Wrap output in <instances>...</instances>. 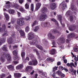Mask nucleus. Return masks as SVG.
<instances>
[{
	"label": "nucleus",
	"instance_id": "nucleus-17",
	"mask_svg": "<svg viewBox=\"0 0 78 78\" xmlns=\"http://www.w3.org/2000/svg\"><path fill=\"white\" fill-rule=\"evenodd\" d=\"M58 40L59 42H61L62 43H64L66 42V40L64 38H58Z\"/></svg>",
	"mask_w": 78,
	"mask_h": 78
},
{
	"label": "nucleus",
	"instance_id": "nucleus-52",
	"mask_svg": "<svg viewBox=\"0 0 78 78\" xmlns=\"http://www.w3.org/2000/svg\"><path fill=\"white\" fill-rule=\"evenodd\" d=\"M23 2V0H19V2L20 4H22Z\"/></svg>",
	"mask_w": 78,
	"mask_h": 78
},
{
	"label": "nucleus",
	"instance_id": "nucleus-35",
	"mask_svg": "<svg viewBox=\"0 0 78 78\" xmlns=\"http://www.w3.org/2000/svg\"><path fill=\"white\" fill-rule=\"evenodd\" d=\"M37 24V21L35 20L33 23L31 24L32 27H33L34 26L36 25Z\"/></svg>",
	"mask_w": 78,
	"mask_h": 78
},
{
	"label": "nucleus",
	"instance_id": "nucleus-14",
	"mask_svg": "<svg viewBox=\"0 0 78 78\" xmlns=\"http://www.w3.org/2000/svg\"><path fill=\"white\" fill-rule=\"evenodd\" d=\"M2 28L0 27V32H2L3 31H5V30H6V25L5 24L2 25Z\"/></svg>",
	"mask_w": 78,
	"mask_h": 78
},
{
	"label": "nucleus",
	"instance_id": "nucleus-58",
	"mask_svg": "<svg viewBox=\"0 0 78 78\" xmlns=\"http://www.w3.org/2000/svg\"><path fill=\"white\" fill-rule=\"evenodd\" d=\"M60 76L61 78H64V77L65 76V75L63 73H62Z\"/></svg>",
	"mask_w": 78,
	"mask_h": 78
},
{
	"label": "nucleus",
	"instance_id": "nucleus-20",
	"mask_svg": "<svg viewBox=\"0 0 78 78\" xmlns=\"http://www.w3.org/2000/svg\"><path fill=\"white\" fill-rule=\"evenodd\" d=\"M7 41L9 44H12V42H13V41H12V39L11 37L8 38Z\"/></svg>",
	"mask_w": 78,
	"mask_h": 78
},
{
	"label": "nucleus",
	"instance_id": "nucleus-62",
	"mask_svg": "<svg viewBox=\"0 0 78 78\" xmlns=\"http://www.w3.org/2000/svg\"><path fill=\"white\" fill-rule=\"evenodd\" d=\"M18 15V16L19 17H20L21 16V14H20V13L18 11H17Z\"/></svg>",
	"mask_w": 78,
	"mask_h": 78
},
{
	"label": "nucleus",
	"instance_id": "nucleus-15",
	"mask_svg": "<svg viewBox=\"0 0 78 78\" xmlns=\"http://www.w3.org/2000/svg\"><path fill=\"white\" fill-rule=\"evenodd\" d=\"M6 5L5 6V7H6V8H9L11 7V2L9 1H8L6 3Z\"/></svg>",
	"mask_w": 78,
	"mask_h": 78
},
{
	"label": "nucleus",
	"instance_id": "nucleus-41",
	"mask_svg": "<svg viewBox=\"0 0 78 78\" xmlns=\"http://www.w3.org/2000/svg\"><path fill=\"white\" fill-rule=\"evenodd\" d=\"M52 44L53 46H52V47H55V41L54 40H52Z\"/></svg>",
	"mask_w": 78,
	"mask_h": 78
},
{
	"label": "nucleus",
	"instance_id": "nucleus-24",
	"mask_svg": "<svg viewBox=\"0 0 78 78\" xmlns=\"http://www.w3.org/2000/svg\"><path fill=\"white\" fill-rule=\"evenodd\" d=\"M6 38L5 37L3 38L2 40H0V46L2 44L3 42H5Z\"/></svg>",
	"mask_w": 78,
	"mask_h": 78
},
{
	"label": "nucleus",
	"instance_id": "nucleus-28",
	"mask_svg": "<svg viewBox=\"0 0 78 78\" xmlns=\"http://www.w3.org/2000/svg\"><path fill=\"white\" fill-rule=\"evenodd\" d=\"M74 64H75V65H74V63H73L71 62L70 63V65H71V66H73L74 67H75H75H76L77 66V63L76 62H74Z\"/></svg>",
	"mask_w": 78,
	"mask_h": 78
},
{
	"label": "nucleus",
	"instance_id": "nucleus-38",
	"mask_svg": "<svg viewBox=\"0 0 78 78\" xmlns=\"http://www.w3.org/2000/svg\"><path fill=\"white\" fill-rule=\"evenodd\" d=\"M30 31V27L28 26H27L25 28V31L28 32Z\"/></svg>",
	"mask_w": 78,
	"mask_h": 78
},
{
	"label": "nucleus",
	"instance_id": "nucleus-1",
	"mask_svg": "<svg viewBox=\"0 0 78 78\" xmlns=\"http://www.w3.org/2000/svg\"><path fill=\"white\" fill-rule=\"evenodd\" d=\"M28 39L29 40H32L31 42H30V44L31 45H36V47L41 50H42L43 48H42V47L41 46H39L37 44V40L36 39V38H34V35L33 33L32 32H30L29 33L28 35Z\"/></svg>",
	"mask_w": 78,
	"mask_h": 78
},
{
	"label": "nucleus",
	"instance_id": "nucleus-51",
	"mask_svg": "<svg viewBox=\"0 0 78 78\" xmlns=\"http://www.w3.org/2000/svg\"><path fill=\"white\" fill-rule=\"evenodd\" d=\"M59 69L61 70H64V67L62 66H60L59 67Z\"/></svg>",
	"mask_w": 78,
	"mask_h": 78
},
{
	"label": "nucleus",
	"instance_id": "nucleus-39",
	"mask_svg": "<svg viewBox=\"0 0 78 78\" xmlns=\"http://www.w3.org/2000/svg\"><path fill=\"white\" fill-rule=\"evenodd\" d=\"M56 73L59 76H61L62 74V72H61L60 71H58L56 72Z\"/></svg>",
	"mask_w": 78,
	"mask_h": 78
},
{
	"label": "nucleus",
	"instance_id": "nucleus-10",
	"mask_svg": "<svg viewBox=\"0 0 78 78\" xmlns=\"http://www.w3.org/2000/svg\"><path fill=\"white\" fill-rule=\"evenodd\" d=\"M23 67V65L22 64L18 65L16 67V70H22Z\"/></svg>",
	"mask_w": 78,
	"mask_h": 78
},
{
	"label": "nucleus",
	"instance_id": "nucleus-13",
	"mask_svg": "<svg viewBox=\"0 0 78 78\" xmlns=\"http://www.w3.org/2000/svg\"><path fill=\"white\" fill-rule=\"evenodd\" d=\"M61 4L62 5V9L63 10L65 9H66V8H67V4L64 3V2H63Z\"/></svg>",
	"mask_w": 78,
	"mask_h": 78
},
{
	"label": "nucleus",
	"instance_id": "nucleus-50",
	"mask_svg": "<svg viewBox=\"0 0 78 78\" xmlns=\"http://www.w3.org/2000/svg\"><path fill=\"white\" fill-rule=\"evenodd\" d=\"M31 10L32 11L34 10V5L33 4L31 5Z\"/></svg>",
	"mask_w": 78,
	"mask_h": 78
},
{
	"label": "nucleus",
	"instance_id": "nucleus-57",
	"mask_svg": "<svg viewBox=\"0 0 78 78\" xmlns=\"http://www.w3.org/2000/svg\"><path fill=\"white\" fill-rule=\"evenodd\" d=\"M74 51L76 52L78 51V49L77 48H75L74 49Z\"/></svg>",
	"mask_w": 78,
	"mask_h": 78
},
{
	"label": "nucleus",
	"instance_id": "nucleus-2",
	"mask_svg": "<svg viewBox=\"0 0 78 78\" xmlns=\"http://www.w3.org/2000/svg\"><path fill=\"white\" fill-rule=\"evenodd\" d=\"M29 57L32 59V61L29 62V64L30 66H36L37 64V61L36 59L34 58V55L32 54H30L29 55Z\"/></svg>",
	"mask_w": 78,
	"mask_h": 78
},
{
	"label": "nucleus",
	"instance_id": "nucleus-47",
	"mask_svg": "<svg viewBox=\"0 0 78 78\" xmlns=\"http://www.w3.org/2000/svg\"><path fill=\"white\" fill-rule=\"evenodd\" d=\"M52 33L54 34H55V33H59V31L57 30H53L52 31Z\"/></svg>",
	"mask_w": 78,
	"mask_h": 78
},
{
	"label": "nucleus",
	"instance_id": "nucleus-23",
	"mask_svg": "<svg viewBox=\"0 0 78 78\" xmlns=\"http://www.w3.org/2000/svg\"><path fill=\"white\" fill-rule=\"evenodd\" d=\"M14 75L16 78H19V77L21 76V74L19 73H15Z\"/></svg>",
	"mask_w": 78,
	"mask_h": 78
},
{
	"label": "nucleus",
	"instance_id": "nucleus-21",
	"mask_svg": "<svg viewBox=\"0 0 78 78\" xmlns=\"http://www.w3.org/2000/svg\"><path fill=\"white\" fill-rule=\"evenodd\" d=\"M7 67L9 69L11 70H14V67L12 65L8 66Z\"/></svg>",
	"mask_w": 78,
	"mask_h": 78
},
{
	"label": "nucleus",
	"instance_id": "nucleus-56",
	"mask_svg": "<svg viewBox=\"0 0 78 78\" xmlns=\"http://www.w3.org/2000/svg\"><path fill=\"white\" fill-rule=\"evenodd\" d=\"M51 58H48L46 60H47V61L48 62H49V61H51Z\"/></svg>",
	"mask_w": 78,
	"mask_h": 78
},
{
	"label": "nucleus",
	"instance_id": "nucleus-44",
	"mask_svg": "<svg viewBox=\"0 0 78 78\" xmlns=\"http://www.w3.org/2000/svg\"><path fill=\"white\" fill-rule=\"evenodd\" d=\"M16 30H17L18 31H20V27L19 26H16Z\"/></svg>",
	"mask_w": 78,
	"mask_h": 78
},
{
	"label": "nucleus",
	"instance_id": "nucleus-40",
	"mask_svg": "<svg viewBox=\"0 0 78 78\" xmlns=\"http://www.w3.org/2000/svg\"><path fill=\"white\" fill-rule=\"evenodd\" d=\"M9 13L10 14H13L14 13V11L12 9H11L9 11Z\"/></svg>",
	"mask_w": 78,
	"mask_h": 78
},
{
	"label": "nucleus",
	"instance_id": "nucleus-45",
	"mask_svg": "<svg viewBox=\"0 0 78 78\" xmlns=\"http://www.w3.org/2000/svg\"><path fill=\"white\" fill-rule=\"evenodd\" d=\"M5 76H6V74L5 73H2L1 75H0L1 78H3V77H5Z\"/></svg>",
	"mask_w": 78,
	"mask_h": 78
},
{
	"label": "nucleus",
	"instance_id": "nucleus-64",
	"mask_svg": "<svg viewBox=\"0 0 78 78\" xmlns=\"http://www.w3.org/2000/svg\"><path fill=\"white\" fill-rule=\"evenodd\" d=\"M61 64V63L60 62H57V66H60Z\"/></svg>",
	"mask_w": 78,
	"mask_h": 78
},
{
	"label": "nucleus",
	"instance_id": "nucleus-31",
	"mask_svg": "<svg viewBox=\"0 0 78 78\" xmlns=\"http://www.w3.org/2000/svg\"><path fill=\"white\" fill-rule=\"evenodd\" d=\"M34 51H36V54L37 55V56L39 57L38 58H40V54L39 53V52H38V51L36 49H34Z\"/></svg>",
	"mask_w": 78,
	"mask_h": 78
},
{
	"label": "nucleus",
	"instance_id": "nucleus-26",
	"mask_svg": "<svg viewBox=\"0 0 78 78\" xmlns=\"http://www.w3.org/2000/svg\"><path fill=\"white\" fill-rule=\"evenodd\" d=\"M14 7L16 9H18L20 8V6L17 4H14Z\"/></svg>",
	"mask_w": 78,
	"mask_h": 78
},
{
	"label": "nucleus",
	"instance_id": "nucleus-32",
	"mask_svg": "<svg viewBox=\"0 0 78 78\" xmlns=\"http://www.w3.org/2000/svg\"><path fill=\"white\" fill-rule=\"evenodd\" d=\"M55 51H56L55 49H53L50 52V54L51 55H54L55 53Z\"/></svg>",
	"mask_w": 78,
	"mask_h": 78
},
{
	"label": "nucleus",
	"instance_id": "nucleus-53",
	"mask_svg": "<svg viewBox=\"0 0 78 78\" xmlns=\"http://www.w3.org/2000/svg\"><path fill=\"white\" fill-rule=\"evenodd\" d=\"M71 9L73 10H74L75 9V6L73 5H71Z\"/></svg>",
	"mask_w": 78,
	"mask_h": 78
},
{
	"label": "nucleus",
	"instance_id": "nucleus-59",
	"mask_svg": "<svg viewBox=\"0 0 78 78\" xmlns=\"http://www.w3.org/2000/svg\"><path fill=\"white\" fill-rule=\"evenodd\" d=\"M34 70H33L32 71V72L30 73V74L31 75H33V74H34Z\"/></svg>",
	"mask_w": 78,
	"mask_h": 78
},
{
	"label": "nucleus",
	"instance_id": "nucleus-3",
	"mask_svg": "<svg viewBox=\"0 0 78 78\" xmlns=\"http://www.w3.org/2000/svg\"><path fill=\"white\" fill-rule=\"evenodd\" d=\"M47 17V15L45 13H42L39 17V20L40 21H44Z\"/></svg>",
	"mask_w": 78,
	"mask_h": 78
},
{
	"label": "nucleus",
	"instance_id": "nucleus-34",
	"mask_svg": "<svg viewBox=\"0 0 78 78\" xmlns=\"http://www.w3.org/2000/svg\"><path fill=\"white\" fill-rule=\"evenodd\" d=\"M8 35V31H5V32L3 34L2 36H7Z\"/></svg>",
	"mask_w": 78,
	"mask_h": 78
},
{
	"label": "nucleus",
	"instance_id": "nucleus-12",
	"mask_svg": "<svg viewBox=\"0 0 78 78\" xmlns=\"http://www.w3.org/2000/svg\"><path fill=\"white\" fill-rule=\"evenodd\" d=\"M50 7L51 9H55L56 7V5L55 3H52L51 4Z\"/></svg>",
	"mask_w": 78,
	"mask_h": 78
},
{
	"label": "nucleus",
	"instance_id": "nucleus-27",
	"mask_svg": "<svg viewBox=\"0 0 78 78\" xmlns=\"http://www.w3.org/2000/svg\"><path fill=\"white\" fill-rule=\"evenodd\" d=\"M57 16L58 20H60L61 24L62 25V21H61L62 20V16L61 15H58Z\"/></svg>",
	"mask_w": 78,
	"mask_h": 78
},
{
	"label": "nucleus",
	"instance_id": "nucleus-48",
	"mask_svg": "<svg viewBox=\"0 0 78 78\" xmlns=\"http://www.w3.org/2000/svg\"><path fill=\"white\" fill-rule=\"evenodd\" d=\"M30 19L31 18L29 16H28L25 18V20H27V21H28V20H30Z\"/></svg>",
	"mask_w": 78,
	"mask_h": 78
},
{
	"label": "nucleus",
	"instance_id": "nucleus-5",
	"mask_svg": "<svg viewBox=\"0 0 78 78\" xmlns=\"http://www.w3.org/2000/svg\"><path fill=\"white\" fill-rule=\"evenodd\" d=\"M17 23L20 26H23L25 24V22L23 20L21 19H19L17 20Z\"/></svg>",
	"mask_w": 78,
	"mask_h": 78
},
{
	"label": "nucleus",
	"instance_id": "nucleus-43",
	"mask_svg": "<svg viewBox=\"0 0 78 78\" xmlns=\"http://www.w3.org/2000/svg\"><path fill=\"white\" fill-rule=\"evenodd\" d=\"M48 42L45 40H43V44L44 45H47L48 44Z\"/></svg>",
	"mask_w": 78,
	"mask_h": 78
},
{
	"label": "nucleus",
	"instance_id": "nucleus-22",
	"mask_svg": "<svg viewBox=\"0 0 78 78\" xmlns=\"http://www.w3.org/2000/svg\"><path fill=\"white\" fill-rule=\"evenodd\" d=\"M75 36V34L73 33H71L69 34L68 36V38H70L71 37H74V36Z\"/></svg>",
	"mask_w": 78,
	"mask_h": 78
},
{
	"label": "nucleus",
	"instance_id": "nucleus-18",
	"mask_svg": "<svg viewBox=\"0 0 78 78\" xmlns=\"http://www.w3.org/2000/svg\"><path fill=\"white\" fill-rule=\"evenodd\" d=\"M41 12H43V13L46 12H47V8L45 7H44L41 9Z\"/></svg>",
	"mask_w": 78,
	"mask_h": 78
},
{
	"label": "nucleus",
	"instance_id": "nucleus-63",
	"mask_svg": "<svg viewBox=\"0 0 78 78\" xmlns=\"http://www.w3.org/2000/svg\"><path fill=\"white\" fill-rule=\"evenodd\" d=\"M63 61H64V63H65V64H66V63H67V60L66 59H64Z\"/></svg>",
	"mask_w": 78,
	"mask_h": 78
},
{
	"label": "nucleus",
	"instance_id": "nucleus-60",
	"mask_svg": "<svg viewBox=\"0 0 78 78\" xmlns=\"http://www.w3.org/2000/svg\"><path fill=\"white\" fill-rule=\"evenodd\" d=\"M55 24L56 25H57L58 27L59 26V25L58 24V21L56 20L55 22Z\"/></svg>",
	"mask_w": 78,
	"mask_h": 78
},
{
	"label": "nucleus",
	"instance_id": "nucleus-6",
	"mask_svg": "<svg viewBox=\"0 0 78 78\" xmlns=\"http://www.w3.org/2000/svg\"><path fill=\"white\" fill-rule=\"evenodd\" d=\"M12 53L13 55L15 56L13 57V58L14 60L16 59V60H19V59H20V57H18V56L17 55V51H13Z\"/></svg>",
	"mask_w": 78,
	"mask_h": 78
},
{
	"label": "nucleus",
	"instance_id": "nucleus-25",
	"mask_svg": "<svg viewBox=\"0 0 78 78\" xmlns=\"http://www.w3.org/2000/svg\"><path fill=\"white\" fill-rule=\"evenodd\" d=\"M4 14L5 16L6 20H7V21H9V15H8V14H7L5 12L4 13Z\"/></svg>",
	"mask_w": 78,
	"mask_h": 78
},
{
	"label": "nucleus",
	"instance_id": "nucleus-19",
	"mask_svg": "<svg viewBox=\"0 0 78 78\" xmlns=\"http://www.w3.org/2000/svg\"><path fill=\"white\" fill-rule=\"evenodd\" d=\"M48 36L51 39H54L55 38V37L52 35L51 33H49Z\"/></svg>",
	"mask_w": 78,
	"mask_h": 78
},
{
	"label": "nucleus",
	"instance_id": "nucleus-30",
	"mask_svg": "<svg viewBox=\"0 0 78 78\" xmlns=\"http://www.w3.org/2000/svg\"><path fill=\"white\" fill-rule=\"evenodd\" d=\"M2 49L3 51H8L7 48L6 46L5 45H4L3 46V47L2 48Z\"/></svg>",
	"mask_w": 78,
	"mask_h": 78
},
{
	"label": "nucleus",
	"instance_id": "nucleus-54",
	"mask_svg": "<svg viewBox=\"0 0 78 78\" xmlns=\"http://www.w3.org/2000/svg\"><path fill=\"white\" fill-rule=\"evenodd\" d=\"M69 20L70 21H72L73 20V16H71L69 17Z\"/></svg>",
	"mask_w": 78,
	"mask_h": 78
},
{
	"label": "nucleus",
	"instance_id": "nucleus-42",
	"mask_svg": "<svg viewBox=\"0 0 78 78\" xmlns=\"http://www.w3.org/2000/svg\"><path fill=\"white\" fill-rule=\"evenodd\" d=\"M25 8L26 9H28L29 8V4L26 3L25 5Z\"/></svg>",
	"mask_w": 78,
	"mask_h": 78
},
{
	"label": "nucleus",
	"instance_id": "nucleus-8",
	"mask_svg": "<svg viewBox=\"0 0 78 78\" xmlns=\"http://www.w3.org/2000/svg\"><path fill=\"white\" fill-rule=\"evenodd\" d=\"M6 58L7 60V62L9 64L11 63V57L9 54H7L6 55Z\"/></svg>",
	"mask_w": 78,
	"mask_h": 78
},
{
	"label": "nucleus",
	"instance_id": "nucleus-7",
	"mask_svg": "<svg viewBox=\"0 0 78 78\" xmlns=\"http://www.w3.org/2000/svg\"><path fill=\"white\" fill-rule=\"evenodd\" d=\"M41 26L43 27H49L50 26V22H46L42 23Z\"/></svg>",
	"mask_w": 78,
	"mask_h": 78
},
{
	"label": "nucleus",
	"instance_id": "nucleus-9",
	"mask_svg": "<svg viewBox=\"0 0 78 78\" xmlns=\"http://www.w3.org/2000/svg\"><path fill=\"white\" fill-rule=\"evenodd\" d=\"M39 75L41 77L44 78V77H45L47 76V73L44 72H40Z\"/></svg>",
	"mask_w": 78,
	"mask_h": 78
},
{
	"label": "nucleus",
	"instance_id": "nucleus-55",
	"mask_svg": "<svg viewBox=\"0 0 78 78\" xmlns=\"http://www.w3.org/2000/svg\"><path fill=\"white\" fill-rule=\"evenodd\" d=\"M57 68H58V67H54L53 68V72H55L56 70H57Z\"/></svg>",
	"mask_w": 78,
	"mask_h": 78
},
{
	"label": "nucleus",
	"instance_id": "nucleus-61",
	"mask_svg": "<svg viewBox=\"0 0 78 78\" xmlns=\"http://www.w3.org/2000/svg\"><path fill=\"white\" fill-rule=\"evenodd\" d=\"M51 21H52V22H55L56 20L54 18H52L51 19Z\"/></svg>",
	"mask_w": 78,
	"mask_h": 78
},
{
	"label": "nucleus",
	"instance_id": "nucleus-4",
	"mask_svg": "<svg viewBox=\"0 0 78 78\" xmlns=\"http://www.w3.org/2000/svg\"><path fill=\"white\" fill-rule=\"evenodd\" d=\"M5 55V52L0 53V60L2 62H4L5 61V58L4 56Z\"/></svg>",
	"mask_w": 78,
	"mask_h": 78
},
{
	"label": "nucleus",
	"instance_id": "nucleus-49",
	"mask_svg": "<svg viewBox=\"0 0 78 78\" xmlns=\"http://www.w3.org/2000/svg\"><path fill=\"white\" fill-rule=\"evenodd\" d=\"M70 67V68L69 70L71 73V72H73V71L74 70V69H73V68H72V66H71Z\"/></svg>",
	"mask_w": 78,
	"mask_h": 78
},
{
	"label": "nucleus",
	"instance_id": "nucleus-36",
	"mask_svg": "<svg viewBox=\"0 0 78 78\" xmlns=\"http://www.w3.org/2000/svg\"><path fill=\"white\" fill-rule=\"evenodd\" d=\"M39 27L38 26H36L35 27V28L34 29V31L35 32H37V31L38 30H39Z\"/></svg>",
	"mask_w": 78,
	"mask_h": 78
},
{
	"label": "nucleus",
	"instance_id": "nucleus-16",
	"mask_svg": "<svg viewBox=\"0 0 78 78\" xmlns=\"http://www.w3.org/2000/svg\"><path fill=\"white\" fill-rule=\"evenodd\" d=\"M19 10L22 12H24V13L27 12V11L25 10L24 9V8L23 7L20 6L19 9Z\"/></svg>",
	"mask_w": 78,
	"mask_h": 78
},
{
	"label": "nucleus",
	"instance_id": "nucleus-33",
	"mask_svg": "<svg viewBox=\"0 0 78 78\" xmlns=\"http://www.w3.org/2000/svg\"><path fill=\"white\" fill-rule=\"evenodd\" d=\"M72 14V12H71V11H68L66 13V16H69V15H70Z\"/></svg>",
	"mask_w": 78,
	"mask_h": 78
},
{
	"label": "nucleus",
	"instance_id": "nucleus-37",
	"mask_svg": "<svg viewBox=\"0 0 78 78\" xmlns=\"http://www.w3.org/2000/svg\"><path fill=\"white\" fill-rule=\"evenodd\" d=\"M21 56L22 58H24L25 56V53L24 52H22L21 53Z\"/></svg>",
	"mask_w": 78,
	"mask_h": 78
},
{
	"label": "nucleus",
	"instance_id": "nucleus-29",
	"mask_svg": "<svg viewBox=\"0 0 78 78\" xmlns=\"http://www.w3.org/2000/svg\"><path fill=\"white\" fill-rule=\"evenodd\" d=\"M19 32L21 36H25V33H24V32H23V30H20V31Z\"/></svg>",
	"mask_w": 78,
	"mask_h": 78
},
{
	"label": "nucleus",
	"instance_id": "nucleus-46",
	"mask_svg": "<svg viewBox=\"0 0 78 78\" xmlns=\"http://www.w3.org/2000/svg\"><path fill=\"white\" fill-rule=\"evenodd\" d=\"M76 70H74L73 71V72H71V73L73 75H76Z\"/></svg>",
	"mask_w": 78,
	"mask_h": 78
},
{
	"label": "nucleus",
	"instance_id": "nucleus-11",
	"mask_svg": "<svg viewBox=\"0 0 78 78\" xmlns=\"http://www.w3.org/2000/svg\"><path fill=\"white\" fill-rule=\"evenodd\" d=\"M41 3H37V4H36L35 10L36 11H38L40 8H41Z\"/></svg>",
	"mask_w": 78,
	"mask_h": 78
}]
</instances>
